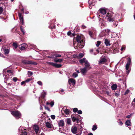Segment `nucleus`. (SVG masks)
Segmentation results:
<instances>
[{"label":"nucleus","instance_id":"f257e3e1","mask_svg":"<svg viewBox=\"0 0 135 135\" xmlns=\"http://www.w3.org/2000/svg\"><path fill=\"white\" fill-rule=\"evenodd\" d=\"M76 40L78 44H76V43L74 42V46L75 49H79L84 47L83 42V39H82L81 36L77 35L76 37Z\"/></svg>","mask_w":135,"mask_h":135},{"label":"nucleus","instance_id":"f03ea898","mask_svg":"<svg viewBox=\"0 0 135 135\" xmlns=\"http://www.w3.org/2000/svg\"><path fill=\"white\" fill-rule=\"evenodd\" d=\"M82 130H78L76 127L75 126H73L71 128V131L72 132L76 135H80L82 133Z\"/></svg>","mask_w":135,"mask_h":135},{"label":"nucleus","instance_id":"7ed1b4c3","mask_svg":"<svg viewBox=\"0 0 135 135\" xmlns=\"http://www.w3.org/2000/svg\"><path fill=\"white\" fill-rule=\"evenodd\" d=\"M112 14L111 13V12H109L107 13L105 18L109 22H112L114 21V19L112 17Z\"/></svg>","mask_w":135,"mask_h":135},{"label":"nucleus","instance_id":"20e7f679","mask_svg":"<svg viewBox=\"0 0 135 135\" xmlns=\"http://www.w3.org/2000/svg\"><path fill=\"white\" fill-rule=\"evenodd\" d=\"M11 113L16 119H18L21 117V114L19 111H12Z\"/></svg>","mask_w":135,"mask_h":135},{"label":"nucleus","instance_id":"39448f33","mask_svg":"<svg viewBox=\"0 0 135 135\" xmlns=\"http://www.w3.org/2000/svg\"><path fill=\"white\" fill-rule=\"evenodd\" d=\"M97 16L99 18L100 23L102 27H103L106 26V24L105 21L103 20L102 17H100V15H99L98 14H97Z\"/></svg>","mask_w":135,"mask_h":135},{"label":"nucleus","instance_id":"423d86ee","mask_svg":"<svg viewBox=\"0 0 135 135\" xmlns=\"http://www.w3.org/2000/svg\"><path fill=\"white\" fill-rule=\"evenodd\" d=\"M131 59L130 58H128V60L127 62V64L126 66V68L127 71V74H128L129 72V70H128V68L131 64Z\"/></svg>","mask_w":135,"mask_h":135},{"label":"nucleus","instance_id":"0eeeda50","mask_svg":"<svg viewBox=\"0 0 135 135\" xmlns=\"http://www.w3.org/2000/svg\"><path fill=\"white\" fill-rule=\"evenodd\" d=\"M110 31V30L108 29L103 30L100 33V37H102L104 36H105L106 35L105 32L108 33Z\"/></svg>","mask_w":135,"mask_h":135},{"label":"nucleus","instance_id":"6e6552de","mask_svg":"<svg viewBox=\"0 0 135 135\" xmlns=\"http://www.w3.org/2000/svg\"><path fill=\"white\" fill-rule=\"evenodd\" d=\"M22 62L24 64H32L34 65H36L37 63L33 62L31 61H27L25 60H23L22 61Z\"/></svg>","mask_w":135,"mask_h":135},{"label":"nucleus","instance_id":"1a4fd4ad","mask_svg":"<svg viewBox=\"0 0 135 135\" xmlns=\"http://www.w3.org/2000/svg\"><path fill=\"white\" fill-rule=\"evenodd\" d=\"M47 63L50 65H52L57 68H59L61 66V64L54 63L53 62H48Z\"/></svg>","mask_w":135,"mask_h":135},{"label":"nucleus","instance_id":"9d476101","mask_svg":"<svg viewBox=\"0 0 135 135\" xmlns=\"http://www.w3.org/2000/svg\"><path fill=\"white\" fill-rule=\"evenodd\" d=\"M80 69L81 70V73L83 75L86 73L88 70H89V69H88L85 67L83 68H81Z\"/></svg>","mask_w":135,"mask_h":135},{"label":"nucleus","instance_id":"9b49d317","mask_svg":"<svg viewBox=\"0 0 135 135\" xmlns=\"http://www.w3.org/2000/svg\"><path fill=\"white\" fill-rule=\"evenodd\" d=\"M27 45L25 44H24L21 45L19 46V48L20 50H24L27 47Z\"/></svg>","mask_w":135,"mask_h":135},{"label":"nucleus","instance_id":"f8f14e48","mask_svg":"<svg viewBox=\"0 0 135 135\" xmlns=\"http://www.w3.org/2000/svg\"><path fill=\"white\" fill-rule=\"evenodd\" d=\"M98 11L101 14L103 15H105L107 13L106 9L103 8L100 9Z\"/></svg>","mask_w":135,"mask_h":135},{"label":"nucleus","instance_id":"ddd939ff","mask_svg":"<svg viewBox=\"0 0 135 135\" xmlns=\"http://www.w3.org/2000/svg\"><path fill=\"white\" fill-rule=\"evenodd\" d=\"M2 51H3L5 55H7L9 52V50L8 49L4 48V46L2 47Z\"/></svg>","mask_w":135,"mask_h":135},{"label":"nucleus","instance_id":"4468645a","mask_svg":"<svg viewBox=\"0 0 135 135\" xmlns=\"http://www.w3.org/2000/svg\"><path fill=\"white\" fill-rule=\"evenodd\" d=\"M68 83L69 84L74 85L75 84V81L74 79H69Z\"/></svg>","mask_w":135,"mask_h":135},{"label":"nucleus","instance_id":"2eb2a0df","mask_svg":"<svg viewBox=\"0 0 135 135\" xmlns=\"http://www.w3.org/2000/svg\"><path fill=\"white\" fill-rule=\"evenodd\" d=\"M106 61L107 60L105 58L103 57L101 58L99 61V64H104Z\"/></svg>","mask_w":135,"mask_h":135},{"label":"nucleus","instance_id":"dca6fc26","mask_svg":"<svg viewBox=\"0 0 135 135\" xmlns=\"http://www.w3.org/2000/svg\"><path fill=\"white\" fill-rule=\"evenodd\" d=\"M85 67L87 68L89 70L91 68V67L90 66V64L89 62L87 60L86 61L85 63Z\"/></svg>","mask_w":135,"mask_h":135},{"label":"nucleus","instance_id":"f3484780","mask_svg":"<svg viewBox=\"0 0 135 135\" xmlns=\"http://www.w3.org/2000/svg\"><path fill=\"white\" fill-rule=\"evenodd\" d=\"M58 125L59 127H63L64 125V122L63 120H60L58 122Z\"/></svg>","mask_w":135,"mask_h":135},{"label":"nucleus","instance_id":"a211bd4d","mask_svg":"<svg viewBox=\"0 0 135 135\" xmlns=\"http://www.w3.org/2000/svg\"><path fill=\"white\" fill-rule=\"evenodd\" d=\"M45 124L46 127L49 128H51L53 126L52 123L49 122H47Z\"/></svg>","mask_w":135,"mask_h":135},{"label":"nucleus","instance_id":"6ab92c4d","mask_svg":"<svg viewBox=\"0 0 135 135\" xmlns=\"http://www.w3.org/2000/svg\"><path fill=\"white\" fill-rule=\"evenodd\" d=\"M33 128L36 134H37L38 131L39 129L38 126L37 125H34Z\"/></svg>","mask_w":135,"mask_h":135},{"label":"nucleus","instance_id":"aec40b11","mask_svg":"<svg viewBox=\"0 0 135 135\" xmlns=\"http://www.w3.org/2000/svg\"><path fill=\"white\" fill-rule=\"evenodd\" d=\"M87 61L85 58H84L80 60L79 62L81 64L85 63Z\"/></svg>","mask_w":135,"mask_h":135},{"label":"nucleus","instance_id":"412c9836","mask_svg":"<svg viewBox=\"0 0 135 135\" xmlns=\"http://www.w3.org/2000/svg\"><path fill=\"white\" fill-rule=\"evenodd\" d=\"M61 56V55H59V54H55L54 55V56H50L49 57L50 58H53L54 57H60Z\"/></svg>","mask_w":135,"mask_h":135},{"label":"nucleus","instance_id":"4be33fe9","mask_svg":"<svg viewBox=\"0 0 135 135\" xmlns=\"http://www.w3.org/2000/svg\"><path fill=\"white\" fill-rule=\"evenodd\" d=\"M88 3L89 5L93 6L94 4V3L93 0H89L88 1Z\"/></svg>","mask_w":135,"mask_h":135},{"label":"nucleus","instance_id":"5701e85b","mask_svg":"<svg viewBox=\"0 0 135 135\" xmlns=\"http://www.w3.org/2000/svg\"><path fill=\"white\" fill-rule=\"evenodd\" d=\"M131 122L129 120H127L125 123L128 126H131Z\"/></svg>","mask_w":135,"mask_h":135},{"label":"nucleus","instance_id":"b1692460","mask_svg":"<svg viewBox=\"0 0 135 135\" xmlns=\"http://www.w3.org/2000/svg\"><path fill=\"white\" fill-rule=\"evenodd\" d=\"M104 43L107 46L110 45L109 41L107 39H105Z\"/></svg>","mask_w":135,"mask_h":135},{"label":"nucleus","instance_id":"393cba45","mask_svg":"<svg viewBox=\"0 0 135 135\" xmlns=\"http://www.w3.org/2000/svg\"><path fill=\"white\" fill-rule=\"evenodd\" d=\"M46 104L47 105H50L51 107H52L54 105V102L53 101H52L50 103H49L48 102H47Z\"/></svg>","mask_w":135,"mask_h":135},{"label":"nucleus","instance_id":"a878e982","mask_svg":"<svg viewBox=\"0 0 135 135\" xmlns=\"http://www.w3.org/2000/svg\"><path fill=\"white\" fill-rule=\"evenodd\" d=\"M63 59H55L54 60V61L55 62H61L63 61Z\"/></svg>","mask_w":135,"mask_h":135},{"label":"nucleus","instance_id":"bb28decb","mask_svg":"<svg viewBox=\"0 0 135 135\" xmlns=\"http://www.w3.org/2000/svg\"><path fill=\"white\" fill-rule=\"evenodd\" d=\"M111 87L113 90H115L117 89V86L116 84H113L112 85Z\"/></svg>","mask_w":135,"mask_h":135},{"label":"nucleus","instance_id":"cd10ccee","mask_svg":"<svg viewBox=\"0 0 135 135\" xmlns=\"http://www.w3.org/2000/svg\"><path fill=\"white\" fill-rule=\"evenodd\" d=\"M64 112L66 114H69V110L67 109H66L64 110Z\"/></svg>","mask_w":135,"mask_h":135},{"label":"nucleus","instance_id":"c85d7f7f","mask_svg":"<svg viewBox=\"0 0 135 135\" xmlns=\"http://www.w3.org/2000/svg\"><path fill=\"white\" fill-rule=\"evenodd\" d=\"M66 123L68 124H71V120L70 119L68 118L66 119Z\"/></svg>","mask_w":135,"mask_h":135},{"label":"nucleus","instance_id":"c756f323","mask_svg":"<svg viewBox=\"0 0 135 135\" xmlns=\"http://www.w3.org/2000/svg\"><path fill=\"white\" fill-rule=\"evenodd\" d=\"M19 18L20 21L21 22L22 25H23L24 24V22H23V17H20Z\"/></svg>","mask_w":135,"mask_h":135},{"label":"nucleus","instance_id":"7c9ffc66","mask_svg":"<svg viewBox=\"0 0 135 135\" xmlns=\"http://www.w3.org/2000/svg\"><path fill=\"white\" fill-rule=\"evenodd\" d=\"M46 94V92L44 91H43L42 94V97L44 98L45 97V95Z\"/></svg>","mask_w":135,"mask_h":135},{"label":"nucleus","instance_id":"2f4dec72","mask_svg":"<svg viewBox=\"0 0 135 135\" xmlns=\"http://www.w3.org/2000/svg\"><path fill=\"white\" fill-rule=\"evenodd\" d=\"M23 26H21L20 27V29L21 31L23 33V34H24L25 33V32L24 31L23 28Z\"/></svg>","mask_w":135,"mask_h":135},{"label":"nucleus","instance_id":"473e14b6","mask_svg":"<svg viewBox=\"0 0 135 135\" xmlns=\"http://www.w3.org/2000/svg\"><path fill=\"white\" fill-rule=\"evenodd\" d=\"M21 133H22L21 135H27V132L25 131H24L22 132H21Z\"/></svg>","mask_w":135,"mask_h":135},{"label":"nucleus","instance_id":"72a5a7b5","mask_svg":"<svg viewBox=\"0 0 135 135\" xmlns=\"http://www.w3.org/2000/svg\"><path fill=\"white\" fill-rule=\"evenodd\" d=\"M67 35L68 36H71V35L74 36V33H71V32L70 31H69L67 33Z\"/></svg>","mask_w":135,"mask_h":135},{"label":"nucleus","instance_id":"f704fd0d","mask_svg":"<svg viewBox=\"0 0 135 135\" xmlns=\"http://www.w3.org/2000/svg\"><path fill=\"white\" fill-rule=\"evenodd\" d=\"M72 76L73 77L76 78L78 76V74L76 72L74 73H73Z\"/></svg>","mask_w":135,"mask_h":135},{"label":"nucleus","instance_id":"c9c22d12","mask_svg":"<svg viewBox=\"0 0 135 135\" xmlns=\"http://www.w3.org/2000/svg\"><path fill=\"white\" fill-rule=\"evenodd\" d=\"M49 28H50L51 29L55 28V26L53 25V24L52 25V24L50 25L49 26Z\"/></svg>","mask_w":135,"mask_h":135},{"label":"nucleus","instance_id":"e433bc0d","mask_svg":"<svg viewBox=\"0 0 135 135\" xmlns=\"http://www.w3.org/2000/svg\"><path fill=\"white\" fill-rule=\"evenodd\" d=\"M84 56V54L82 53H80L78 55V56H77V57H79L80 58H81L83 57Z\"/></svg>","mask_w":135,"mask_h":135},{"label":"nucleus","instance_id":"4c0bfd02","mask_svg":"<svg viewBox=\"0 0 135 135\" xmlns=\"http://www.w3.org/2000/svg\"><path fill=\"white\" fill-rule=\"evenodd\" d=\"M25 130V129H24L21 127H20L19 128V130L20 132H22L24 130Z\"/></svg>","mask_w":135,"mask_h":135},{"label":"nucleus","instance_id":"58836bf2","mask_svg":"<svg viewBox=\"0 0 135 135\" xmlns=\"http://www.w3.org/2000/svg\"><path fill=\"white\" fill-rule=\"evenodd\" d=\"M13 46L15 48H16L18 47L16 43H13Z\"/></svg>","mask_w":135,"mask_h":135},{"label":"nucleus","instance_id":"ea45409f","mask_svg":"<svg viewBox=\"0 0 135 135\" xmlns=\"http://www.w3.org/2000/svg\"><path fill=\"white\" fill-rule=\"evenodd\" d=\"M97 128V127L96 126H93V127L92 128V130L93 131H94L96 130Z\"/></svg>","mask_w":135,"mask_h":135},{"label":"nucleus","instance_id":"a19ab883","mask_svg":"<svg viewBox=\"0 0 135 135\" xmlns=\"http://www.w3.org/2000/svg\"><path fill=\"white\" fill-rule=\"evenodd\" d=\"M7 73H9V74H8V75L9 74H10V75L12 74V72L11 70H8L7 71Z\"/></svg>","mask_w":135,"mask_h":135},{"label":"nucleus","instance_id":"79ce46f5","mask_svg":"<svg viewBox=\"0 0 135 135\" xmlns=\"http://www.w3.org/2000/svg\"><path fill=\"white\" fill-rule=\"evenodd\" d=\"M3 11V8L2 7H0V14H2Z\"/></svg>","mask_w":135,"mask_h":135},{"label":"nucleus","instance_id":"37998d69","mask_svg":"<svg viewBox=\"0 0 135 135\" xmlns=\"http://www.w3.org/2000/svg\"><path fill=\"white\" fill-rule=\"evenodd\" d=\"M125 46H122L120 49L121 51H123V50H125Z\"/></svg>","mask_w":135,"mask_h":135},{"label":"nucleus","instance_id":"c03bdc74","mask_svg":"<svg viewBox=\"0 0 135 135\" xmlns=\"http://www.w3.org/2000/svg\"><path fill=\"white\" fill-rule=\"evenodd\" d=\"M100 41H98L97 42V44H96V46L97 47H98L100 45Z\"/></svg>","mask_w":135,"mask_h":135},{"label":"nucleus","instance_id":"a18cd8bd","mask_svg":"<svg viewBox=\"0 0 135 135\" xmlns=\"http://www.w3.org/2000/svg\"><path fill=\"white\" fill-rule=\"evenodd\" d=\"M133 113L131 114H130L128 115L126 117L128 118H130L131 117V116L132 115Z\"/></svg>","mask_w":135,"mask_h":135},{"label":"nucleus","instance_id":"49530a36","mask_svg":"<svg viewBox=\"0 0 135 135\" xmlns=\"http://www.w3.org/2000/svg\"><path fill=\"white\" fill-rule=\"evenodd\" d=\"M51 118L53 119H55V115H51Z\"/></svg>","mask_w":135,"mask_h":135},{"label":"nucleus","instance_id":"de8ad7c7","mask_svg":"<svg viewBox=\"0 0 135 135\" xmlns=\"http://www.w3.org/2000/svg\"><path fill=\"white\" fill-rule=\"evenodd\" d=\"M37 83L40 85H42V82L40 81H38Z\"/></svg>","mask_w":135,"mask_h":135},{"label":"nucleus","instance_id":"09e8293b","mask_svg":"<svg viewBox=\"0 0 135 135\" xmlns=\"http://www.w3.org/2000/svg\"><path fill=\"white\" fill-rule=\"evenodd\" d=\"M78 109L76 108H74L73 109V111L75 113L78 111Z\"/></svg>","mask_w":135,"mask_h":135},{"label":"nucleus","instance_id":"8fccbe9b","mask_svg":"<svg viewBox=\"0 0 135 135\" xmlns=\"http://www.w3.org/2000/svg\"><path fill=\"white\" fill-rule=\"evenodd\" d=\"M13 80L15 82H16L17 80V78L16 77H14L13 78Z\"/></svg>","mask_w":135,"mask_h":135},{"label":"nucleus","instance_id":"3c124183","mask_svg":"<svg viewBox=\"0 0 135 135\" xmlns=\"http://www.w3.org/2000/svg\"><path fill=\"white\" fill-rule=\"evenodd\" d=\"M129 91H130L128 89H127L126 90V91H125V93H124V94L126 95L127 94H128L129 92Z\"/></svg>","mask_w":135,"mask_h":135},{"label":"nucleus","instance_id":"603ef678","mask_svg":"<svg viewBox=\"0 0 135 135\" xmlns=\"http://www.w3.org/2000/svg\"><path fill=\"white\" fill-rule=\"evenodd\" d=\"M31 79H28L26 80L25 81H26V83H27L29 82L31 80Z\"/></svg>","mask_w":135,"mask_h":135},{"label":"nucleus","instance_id":"864d4df0","mask_svg":"<svg viewBox=\"0 0 135 135\" xmlns=\"http://www.w3.org/2000/svg\"><path fill=\"white\" fill-rule=\"evenodd\" d=\"M45 109L47 110H48L49 111H50V110L49 108L45 106Z\"/></svg>","mask_w":135,"mask_h":135},{"label":"nucleus","instance_id":"5fc2aeb1","mask_svg":"<svg viewBox=\"0 0 135 135\" xmlns=\"http://www.w3.org/2000/svg\"><path fill=\"white\" fill-rule=\"evenodd\" d=\"M77 113L79 114H81L82 113V112L81 110H79L78 111Z\"/></svg>","mask_w":135,"mask_h":135},{"label":"nucleus","instance_id":"6e6d98bb","mask_svg":"<svg viewBox=\"0 0 135 135\" xmlns=\"http://www.w3.org/2000/svg\"><path fill=\"white\" fill-rule=\"evenodd\" d=\"M26 83L25 81H23L21 83V85H23L24 84H25Z\"/></svg>","mask_w":135,"mask_h":135},{"label":"nucleus","instance_id":"4d7b16f0","mask_svg":"<svg viewBox=\"0 0 135 135\" xmlns=\"http://www.w3.org/2000/svg\"><path fill=\"white\" fill-rule=\"evenodd\" d=\"M89 34L90 36L91 37H92V33L90 31H89Z\"/></svg>","mask_w":135,"mask_h":135},{"label":"nucleus","instance_id":"13d9d810","mask_svg":"<svg viewBox=\"0 0 135 135\" xmlns=\"http://www.w3.org/2000/svg\"><path fill=\"white\" fill-rule=\"evenodd\" d=\"M28 72L29 73V74L30 75H32L33 73L32 72L30 71H28Z\"/></svg>","mask_w":135,"mask_h":135},{"label":"nucleus","instance_id":"bf43d9fd","mask_svg":"<svg viewBox=\"0 0 135 135\" xmlns=\"http://www.w3.org/2000/svg\"><path fill=\"white\" fill-rule=\"evenodd\" d=\"M114 94L117 97H118L119 95V94L117 93H115Z\"/></svg>","mask_w":135,"mask_h":135},{"label":"nucleus","instance_id":"052dcab7","mask_svg":"<svg viewBox=\"0 0 135 135\" xmlns=\"http://www.w3.org/2000/svg\"><path fill=\"white\" fill-rule=\"evenodd\" d=\"M18 15L19 17V18H20V17H22V15L21 13H19L18 14Z\"/></svg>","mask_w":135,"mask_h":135},{"label":"nucleus","instance_id":"680f3d73","mask_svg":"<svg viewBox=\"0 0 135 135\" xmlns=\"http://www.w3.org/2000/svg\"><path fill=\"white\" fill-rule=\"evenodd\" d=\"M82 28L83 29H84L86 28V27L85 26L83 25L82 26Z\"/></svg>","mask_w":135,"mask_h":135},{"label":"nucleus","instance_id":"e2e57ef3","mask_svg":"<svg viewBox=\"0 0 135 135\" xmlns=\"http://www.w3.org/2000/svg\"><path fill=\"white\" fill-rule=\"evenodd\" d=\"M119 124L120 125H122L123 124V123L121 122H120L119 123Z\"/></svg>","mask_w":135,"mask_h":135},{"label":"nucleus","instance_id":"0e129e2a","mask_svg":"<svg viewBox=\"0 0 135 135\" xmlns=\"http://www.w3.org/2000/svg\"><path fill=\"white\" fill-rule=\"evenodd\" d=\"M106 93L107 94V95H109V91H106Z\"/></svg>","mask_w":135,"mask_h":135},{"label":"nucleus","instance_id":"69168bd1","mask_svg":"<svg viewBox=\"0 0 135 135\" xmlns=\"http://www.w3.org/2000/svg\"><path fill=\"white\" fill-rule=\"evenodd\" d=\"M118 22L116 21L115 23H114V25H115L116 26H117V25H118Z\"/></svg>","mask_w":135,"mask_h":135},{"label":"nucleus","instance_id":"338daca9","mask_svg":"<svg viewBox=\"0 0 135 135\" xmlns=\"http://www.w3.org/2000/svg\"><path fill=\"white\" fill-rule=\"evenodd\" d=\"M76 118L75 117H73L72 119L73 120H76Z\"/></svg>","mask_w":135,"mask_h":135},{"label":"nucleus","instance_id":"774afa93","mask_svg":"<svg viewBox=\"0 0 135 135\" xmlns=\"http://www.w3.org/2000/svg\"><path fill=\"white\" fill-rule=\"evenodd\" d=\"M88 135H93V134L92 133H90L88 134Z\"/></svg>","mask_w":135,"mask_h":135}]
</instances>
